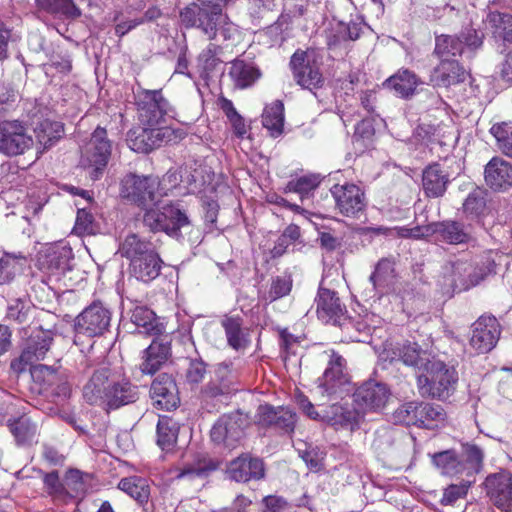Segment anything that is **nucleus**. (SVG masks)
Instances as JSON below:
<instances>
[{"label":"nucleus","mask_w":512,"mask_h":512,"mask_svg":"<svg viewBox=\"0 0 512 512\" xmlns=\"http://www.w3.org/2000/svg\"><path fill=\"white\" fill-rule=\"evenodd\" d=\"M230 1L209 0L191 3L181 10V21L187 28L199 29L209 40L216 39L220 34L223 40L234 41L240 36L239 28L222 12Z\"/></svg>","instance_id":"1"},{"label":"nucleus","mask_w":512,"mask_h":512,"mask_svg":"<svg viewBox=\"0 0 512 512\" xmlns=\"http://www.w3.org/2000/svg\"><path fill=\"white\" fill-rule=\"evenodd\" d=\"M319 359L326 364L322 376L317 379L319 392L327 397H342L348 392L350 386L346 360L333 349L320 353Z\"/></svg>","instance_id":"2"},{"label":"nucleus","mask_w":512,"mask_h":512,"mask_svg":"<svg viewBox=\"0 0 512 512\" xmlns=\"http://www.w3.org/2000/svg\"><path fill=\"white\" fill-rule=\"evenodd\" d=\"M423 371L426 373L417 378V387L421 396L444 399L454 390L458 380L454 368L433 358Z\"/></svg>","instance_id":"3"},{"label":"nucleus","mask_w":512,"mask_h":512,"mask_svg":"<svg viewBox=\"0 0 512 512\" xmlns=\"http://www.w3.org/2000/svg\"><path fill=\"white\" fill-rule=\"evenodd\" d=\"M136 104L139 121L143 126L162 125L168 118H174L175 111L161 90L138 91Z\"/></svg>","instance_id":"4"},{"label":"nucleus","mask_w":512,"mask_h":512,"mask_svg":"<svg viewBox=\"0 0 512 512\" xmlns=\"http://www.w3.org/2000/svg\"><path fill=\"white\" fill-rule=\"evenodd\" d=\"M111 155V143L104 128L97 127L85 147L80 164L89 171L90 178L97 180L107 166Z\"/></svg>","instance_id":"5"},{"label":"nucleus","mask_w":512,"mask_h":512,"mask_svg":"<svg viewBox=\"0 0 512 512\" xmlns=\"http://www.w3.org/2000/svg\"><path fill=\"white\" fill-rule=\"evenodd\" d=\"M143 222L151 231H162L175 238L180 236L182 228L189 226L187 215L174 205H164L161 209H148L144 214Z\"/></svg>","instance_id":"6"},{"label":"nucleus","mask_w":512,"mask_h":512,"mask_svg":"<svg viewBox=\"0 0 512 512\" xmlns=\"http://www.w3.org/2000/svg\"><path fill=\"white\" fill-rule=\"evenodd\" d=\"M184 136L182 129H174L170 126H143L137 135L134 137L130 135L128 141L132 150L148 153L164 144L176 143Z\"/></svg>","instance_id":"7"},{"label":"nucleus","mask_w":512,"mask_h":512,"mask_svg":"<svg viewBox=\"0 0 512 512\" xmlns=\"http://www.w3.org/2000/svg\"><path fill=\"white\" fill-rule=\"evenodd\" d=\"M160 193V181L156 176H138L129 174L121 182V196L140 207L155 202Z\"/></svg>","instance_id":"8"},{"label":"nucleus","mask_w":512,"mask_h":512,"mask_svg":"<svg viewBox=\"0 0 512 512\" xmlns=\"http://www.w3.org/2000/svg\"><path fill=\"white\" fill-rule=\"evenodd\" d=\"M33 146V137L24 123L18 120L0 122V153L10 157L18 156L26 153Z\"/></svg>","instance_id":"9"},{"label":"nucleus","mask_w":512,"mask_h":512,"mask_svg":"<svg viewBox=\"0 0 512 512\" xmlns=\"http://www.w3.org/2000/svg\"><path fill=\"white\" fill-rule=\"evenodd\" d=\"M73 259L72 249L67 245L55 244L41 251L37 258L39 269L46 273L50 280L58 281L67 271L71 270Z\"/></svg>","instance_id":"10"},{"label":"nucleus","mask_w":512,"mask_h":512,"mask_svg":"<svg viewBox=\"0 0 512 512\" xmlns=\"http://www.w3.org/2000/svg\"><path fill=\"white\" fill-rule=\"evenodd\" d=\"M111 313L100 302L86 307L76 318V331L88 337L103 335L110 326Z\"/></svg>","instance_id":"11"},{"label":"nucleus","mask_w":512,"mask_h":512,"mask_svg":"<svg viewBox=\"0 0 512 512\" xmlns=\"http://www.w3.org/2000/svg\"><path fill=\"white\" fill-rule=\"evenodd\" d=\"M245 423L246 419L238 412L221 416L211 429L212 441L235 448L244 434Z\"/></svg>","instance_id":"12"},{"label":"nucleus","mask_w":512,"mask_h":512,"mask_svg":"<svg viewBox=\"0 0 512 512\" xmlns=\"http://www.w3.org/2000/svg\"><path fill=\"white\" fill-rule=\"evenodd\" d=\"M297 422L296 413L289 407L260 405L256 413V423L265 428H274L283 433L294 432Z\"/></svg>","instance_id":"13"},{"label":"nucleus","mask_w":512,"mask_h":512,"mask_svg":"<svg viewBox=\"0 0 512 512\" xmlns=\"http://www.w3.org/2000/svg\"><path fill=\"white\" fill-rule=\"evenodd\" d=\"M390 390L380 382L367 381L354 393V404L360 409L362 415L366 412H376L385 407L390 398Z\"/></svg>","instance_id":"14"},{"label":"nucleus","mask_w":512,"mask_h":512,"mask_svg":"<svg viewBox=\"0 0 512 512\" xmlns=\"http://www.w3.org/2000/svg\"><path fill=\"white\" fill-rule=\"evenodd\" d=\"M331 193L335 200L336 208L347 217L356 216L366 206L365 194L355 184H336L331 188Z\"/></svg>","instance_id":"15"},{"label":"nucleus","mask_w":512,"mask_h":512,"mask_svg":"<svg viewBox=\"0 0 512 512\" xmlns=\"http://www.w3.org/2000/svg\"><path fill=\"white\" fill-rule=\"evenodd\" d=\"M109 377L110 370L108 368L95 369L82 388L83 399L90 405L106 409L108 395L112 388Z\"/></svg>","instance_id":"16"},{"label":"nucleus","mask_w":512,"mask_h":512,"mask_svg":"<svg viewBox=\"0 0 512 512\" xmlns=\"http://www.w3.org/2000/svg\"><path fill=\"white\" fill-rule=\"evenodd\" d=\"M290 67L296 83L301 87L313 90L322 85V74L319 68L311 63L307 52L297 50L291 57Z\"/></svg>","instance_id":"17"},{"label":"nucleus","mask_w":512,"mask_h":512,"mask_svg":"<svg viewBox=\"0 0 512 512\" xmlns=\"http://www.w3.org/2000/svg\"><path fill=\"white\" fill-rule=\"evenodd\" d=\"M499 335L497 319L493 316H482L472 325L470 345L478 353L489 352L496 345Z\"/></svg>","instance_id":"18"},{"label":"nucleus","mask_w":512,"mask_h":512,"mask_svg":"<svg viewBox=\"0 0 512 512\" xmlns=\"http://www.w3.org/2000/svg\"><path fill=\"white\" fill-rule=\"evenodd\" d=\"M226 473L231 480L246 483L264 478L265 467L260 458L252 457L250 454H242L229 463Z\"/></svg>","instance_id":"19"},{"label":"nucleus","mask_w":512,"mask_h":512,"mask_svg":"<svg viewBox=\"0 0 512 512\" xmlns=\"http://www.w3.org/2000/svg\"><path fill=\"white\" fill-rule=\"evenodd\" d=\"M485 485L493 503L505 512L510 511L512 508V474L503 471L488 476Z\"/></svg>","instance_id":"20"},{"label":"nucleus","mask_w":512,"mask_h":512,"mask_svg":"<svg viewBox=\"0 0 512 512\" xmlns=\"http://www.w3.org/2000/svg\"><path fill=\"white\" fill-rule=\"evenodd\" d=\"M484 180L494 191H506L512 187V163L500 156H494L485 165Z\"/></svg>","instance_id":"21"},{"label":"nucleus","mask_w":512,"mask_h":512,"mask_svg":"<svg viewBox=\"0 0 512 512\" xmlns=\"http://www.w3.org/2000/svg\"><path fill=\"white\" fill-rule=\"evenodd\" d=\"M467 72L455 59H442L434 67L430 75V83L434 87L448 88L465 81Z\"/></svg>","instance_id":"22"},{"label":"nucleus","mask_w":512,"mask_h":512,"mask_svg":"<svg viewBox=\"0 0 512 512\" xmlns=\"http://www.w3.org/2000/svg\"><path fill=\"white\" fill-rule=\"evenodd\" d=\"M317 303V315L319 319L334 325L341 324L346 309L334 291L326 288H319Z\"/></svg>","instance_id":"23"},{"label":"nucleus","mask_w":512,"mask_h":512,"mask_svg":"<svg viewBox=\"0 0 512 512\" xmlns=\"http://www.w3.org/2000/svg\"><path fill=\"white\" fill-rule=\"evenodd\" d=\"M391 351V362L401 361L403 364L417 370H424L433 359L431 355L427 351L422 350L417 343L404 342L397 344Z\"/></svg>","instance_id":"24"},{"label":"nucleus","mask_w":512,"mask_h":512,"mask_svg":"<svg viewBox=\"0 0 512 512\" xmlns=\"http://www.w3.org/2000/svg\"><path fill=\"white\" fill-rule=\"evenodd\" d=\"M150 393L156 404L170 410L176 408L179 402L177 386L172 376L163 373L152 382Z\"/></svg>","instance_id":"25"},{"label":"nucleus","mask_w":512,"mask_h":512,"mask_svg":"<svg viewBox=\"0 0 512 512\" xmlns=\"http://www.w3.org/2000/svg\"><path fill=\"white\" fill-rule=\"evenodd\" d=\"M170 354L171 347L167 336L154 339L145 350L141 371L145 374H154L168 360Z\"/></svg>","instance_id":"26"},{"label":"nucleus","mask_w":512,"mask_h":512,"mask_svg":"<svg viewBox=\"0 0 512 512\" xmlns=\"http://www.w3.org/2000/svg\"><path fill=\"white\" fill-rule=\"evenodd\" d=\"M162 264V259L158 252L154 250L146 256L136 259L133 263H130L129 271L135 279L148 283L160 275Z\"/></svg>","instance_id":"27"},{"label":"nucleus","mask_w":512,"mask_h":512,"mask_svg":"<svg viewBox=\"0 0 512 512\" xmlns=\"http://www.w3.org/2000/svg\"><path fill=\"white\" fill-rule=\"evenodd\" d=\"M422 83L421 79L413 71L403 68L386 79L383 82V86L393 90L402 98H409L414 95L417 87Z\"/></svg>","instance_id":"28"},{"label":"nucleus","mask_w":512,"mask_h":512,"mask_svg":"<svg viewBox=\"0 0 512 512\" xmlns=\"http://www.w3.org/2000/svg\"><path fill=\"white\" fill-rule=\"evenodd\" d=\"M448 183L449 174L439 163H433L424 169L422 184L427 196H442L447 189Z\"/></svg>","instance_id":"29"},{"label":"nucleus","mask_w":512,"mask_h":512,"mask_svg":"<svg viewBox=\"0 0 512 512\" xmlns=\"http://www.w3.org/2000/svg\"><path fill=\"white\" fill-rule=\"evenodd\" d=\"M363 418L360 409L355 405L354 408L342 404H333L328 407L322 419L332 426L350 427L353 429Z\"/></svg>","instance_id":"30"},{"label":"nucleus","mask_w":512,"mask_h":512,"mask_svg":"<svg viewBox=\"0 0 512 512\" xmlns=\"http://www.w3.org/2000/svg\"><path fill=\"white\" fill-rule=\"evenodd\" d=\"M453 275V266L444 265L437 279V286L443 296L451 297L455 292L468 290L483 280V274H481L477 278H460V281L456 282V278Z\"/></svg>","instance_id":"31"},{"label":"nucleus","mask_w":512,"mask_h":512,"mask_svg":"<svg viewBox=\"0 0 512 512\" xmlns=\"http://www.w3.org/2000/svg\"><path fill=\"white\" fill-rule=\"evenodd\" d=\"M228 345L234 350L245 349L249 344V333L243 327V319L240 316H224L221 320Z\"/></svg>","instance_id":"32"},{"label":"nucleus","mask_w":512,"mask_h":512,"mask_svg":"<svg viewBox=\"0 0 512 512\" xmlns=\"http://www.w3.org/2000/svg\"><path fill=\"white\" fill-rule=\"evenodd\" d=\"M139 398L138 387L128 381H121L112 384L108 395L105 410L117 409L121 406L134 403Z\"/></svg>","instance_id":"33"},{"label":"nucleus","mask_w":512,"mask_h":512,"mask_svg":"<svg viewBox=\"0 0 512 512\" xmlns=\"http://www.w3.org/2000/svg\"><path fill=\"white\" fill-rule=\"evenodd\" d=\"M155 250L154 245L135 233L127 235L121 242L118 253L121 257L127 258L130 263L134 260L146 256Z\"/></svg>","instance_id":"34"},{"label":"nucleus","mask_w":512,"mask_h":512,"mask_svg":"<svg viewBox=\"0 0 512 512\" xmlns=\"http://www.w3.org/2000/svg\"><path fill=\"white\" fill-rule=\"evenodd\" d=\"M130 320L140 334H159L162 325L158 322L155 313L146 306H135L131 311Z\"/></svg>","instance_id":"35"},{"label":"nucleus","mask_w":512,"mask_h":512,"mask_svg":"<svg viewBox=\"0 0 512 512\" xmlns=\"http://www.w3.org/2000/svg\"><path fill=\"white\" fill-rule=\"evenodd\" d=\"M64 132L63 125L57 121L43 120L34 128L39 152L43 153L48 147L52 146L62 137Z\"/></svg>","instance_id":"36"},{"label":"nucleus","mask_w":512,"mask_h":512,"mask_svg":"<svg viewBox=\"0 0 512 512\" xmlns=\"http://www.w3.org/2000/svg\"><path fill=\"white\" fill-rule=\"evenodd\" d=\"M229 75L236 87L244 89L253 85L261 76L260 70L243 60L232 62Z\"/></svg>","instance_id":"37"},{"label":"nucleus","mask_w":512,"mask_h":512,"mask_svg":"<svg viewBox=\"0 0 512 512\" xmlns=\"http://www.w3.org/2000/svg\"><path fill=\"white\" fill-rule=\"evenodd\" d=\"M262 124L272 137H278L283 132L284 105L282 101L275 100L267 105L262 113Z\"/></svg>","instance_id":"38"},{"label":"nucleus","mask_w":512,"mask_h":512,"mask_svg":"<svg viewBox=\"0 0 512 512\" xmlns=\"http://www.w3.org/2000/svg\"><path fill=\"white\" fill-rule=\"evenodd\" d=\"M394 277V262L391 259L383 258L376 264L369 280L376 292L384 293L392 284Z\"/></svg>","instance_id":"39"},{"label":"nucleus","mask_w":512,"mask_h":512,"mask_svg":"<svg viewBox=\"0 0 512 512\" xmlns=\"http://www.w3.org/2000/svg\"><path fill=\"white\" fill-rule=\"evenodd\" d=\"M7 423L19 444L28 443L36 436L37 426L26 413L9 418Z\"/></svg>","instance_id":"40"},{"label":"nucleus","mask_w":512,"mask_h":512,"mask_svg":"<svg viewBox=\"0 0 512 512\" xmlns=\"http://www.w3.org/2000/svg\"><path fill=\"white\" fill-rule=\"evenodd\" d=\"M53 340V333L41 328L36 329L30 335L24 351H29L31 358L37 362L44 359Z\"/></svg>","instance_id":"41"},{"label":"nucleus","mask_w":512,"mask_h":512,"mask_svg":"<svg viewBox=\"0 0 512 512\" xmlns=\"http://www.w3.org/2000/svg\"><path fill=\"white\" fill-rule=\"evenodd\" d=\"M179 427L172 418L160 417L157 423V444L162 450L169 451L176 444Z\"/></svg>","instance_id":"42"},{"label":"nucleus","mask_w":512,"mask_h":512,"mask_svg":"<svg viewBox=\"0 0 512 512\" xmlns=\"http://www.w3.org/2000/svg\"><path fill=\"white\" fill-rule=\"evenodd\" d=\"M118 488L135 499L140 504L146 503L150 496V487L146 479L132 476L123 478L118 483Z\"/></svg>","instance_id":"43"},{"label":"nucleus","mask_w":512,"mask_h":512,"mask_svg":"<svg viewBox=\"0 0 512 512\" xmlns=\"http://www.w3.org/2000/svg\"><path fill=\"white\" fill-rule=\"evenodd\" d=\"M433 462L441 474L456 476L465 470V464L458 459L456 453L451 450L439 452L433 456Z\"/></svg>","instance_id":"44"},{"label":"nucleus","mask_w":512,"mask_h":512,"mask_svg":"<svg viewBox=\"0 0 512 512\" xmlns=\"http://www.w3.org/2000/svg\"><path fill=\"white\" fill-rule=\"evenodd\" d=\"M417 426L433 429L445 420V412L440 405L420 403Z\"/></svg>","instance_id":"45"},{"label":"nucleus","mask_w":512,"mask_h":512,"mask_svg":"<svg viewBox=\"0 0 512 512\" xmlns=\"http://www.w3.org/2000/svg\"><path fill=\"white\" fill-rule=\"evenodd\" d=\"M37 5L40 9L51 14L70 18L81 16V10L76 6L74 0H37Z\"/></svg>","instance_id":"46"},{"label":"nucleus","mask_w":512,"mask_h":512,"mask_svg":"<svg viewBox=\"0 0 512 512\" xmlns=\"http://www.w3.org/2000/svg\"><path fill=\"white\" fill-rule=\"evenodd\" d=\"M436 233L449 244H461L470 239V234L459 223L450 221L438 225Z\"/></svg>","instance_id":"47"},{"label":"nucleus","mask_w":512,"mask_h":512,"mask_svg":"<svg viewBox=\"0 0 512 512\" xmlns=\"http://www.w3.org/2000/svg\"><path fill=\"white\" fill-rule=\"evenodd\" d=\"M434 52L442 59H450L463 52V42L459 37L440 35L436 37Z\"/></svg>","instance_id":"48"},{"label":"nucleus","mask_w":512,"mask_h":512,"mask_svg":"<svg viewBox=\"0 0 512 512\" xmlns=\"http://www.w3.org/2000/svg\"><path fill=\"white\" fill-rule=\"evenodd\" d=\"M498 149L512 158V125L507 122L496 123L490 128Z\"/></svg>","instance_id":"49"},{"label":"nucleus","mask_w":512,"mask_h":512,"mask_svg":"<svg viewBox=\"0 0 512 512\" xmlns=\"http://www.w3.org/2000/svg\"><path fill=\"white\" fill-rule=\"evenodd\" d=\"M319 183L318 176L306 175L288 182L285 191L299 194L300 200L304 202L305 199L310 197V193L318 187Z\"/></svg>","instance_id":"50"},{"label":"nucleus","mask_w":512,"mask_h":512,"mask_svg":"<svg viewBox=\"0 0 512 512\" xmlns=\"http://www.w3.org/2000/svg\"><path fill=\"white\" fill-rule=\"evenodd\" d=\"M371 231L377 235H386L391 237L413 238L420 239L429 233V228L422 226H415L413 228L407 227H377L372 228Z\"/></svg>","instance_id":"51"},{"label":"nucleus","mask_w":512,"mask_h":512,"mask_svg":"<svg viewBox=\"0 0 512 512\" xmlns=\"http://www.w3.org/2000/svg\"><path fill=\"white\" fill-rule=\"evenodd\" d=\"M30 374L35 383L41 386V389L47 390L53 388L59 381L57 372L46 365L39 364L30 368Z\"/></svg>","instance_id":"52"},{"label":"nucleus","mask_w":512,"mask_h":512,"mask_svg":"<svg viewBox=\"0 0 512 512\" xmlns=\"http://www.w3.org/2000/svg\"><path fill=\"white\" fill-rule=\"evenodd\" d=\"M218 468L217 464L212 460L201 459L198 460L194 464H188L183 467L179 474L177 475L178 479L183 478H195V477H204L208 475L210 472L215 471Z\"/></svg>","instance_id":"53"},{"label":"nucleus","mask_w":512,"mask_h":512,"mask_svg":"<svg viewBox=\"0 0 512 512\" xmlns=\"http://www.w3.org/2000/svg\"><path fill=\"white\" fill-rule=\"evenodd\" d=\"M292 283L293 280L290 275L284 274L274 277L267 294V300L273 302L287 296L291 292Z\"/></svg>","instance_id":"54"},{"label":"nucleus","mask_w":512,"mask_h":512,"mask_svg":"<svg viewBox=\"0 0 512 512\" xmlns=\"http://www.w3.org/2000/svg\"><path fill=\"white\" fill-rule=\"evenodd\" d=\"M214 177V174L211 175L209 170L206 167H200L195 169L188 176V183L192 186L191 190L193 192L196 191H213L215 189L214 186H211V180Z\"/></svg>","instance_id":"55"},{"label":"nucleus","mask_w":512,"mask_h":512,"mask_svg":"<svg viewBox=\"0 0 512 512\" xmlns=\"http://www.w3.org/2000/svg\"><path fill=\"white\" fill-rule=\"evenodd\" d=\"M449 266H453L454 277L456 278V282L460 281V278H477L483 274V278L490 273L492 270L490 268L483 269L474 267L471 263L466 261H456L453 263H448Z\"/></svg>","instance_id":"56"},{"label":"nucleus","mask_w":512,"mask_h":512,"mask_svg":"<svg viewBox=\"0 0 512 512\" xmlns=\"http://www.w3.org/2000/svg\"><path fill=\"white\" fill-rule=\"evenodd\" d=\"M471 486L470 481H461L458 484H451L443 491L440 503L444 506L454 505L458 500L464 499Z\"/></svg>","instance_id":"57"},{"label":"nucleus","mask_w":512,"mask_h":512,"mask_svg":"<svg viewBox=\"0 0 512 512\" xmlns=\"http://www.w3.org/2000/svg\"><path fill=\"white\" fill-rule=\"evenodd\" d=\"M419 403L408 402L401 405L393 413V419L396 423L403 425H417Z\"/></svg>","instance_id":"58"},{"label":"nucleus","mask_w":512,"mask_h":512,"mask_svg":"<svg viewBox=\"0 0 512 512\" xmlns=\"http://www.w3.org/2000/svg\"><path fill=\"white\" fill-rule=\"evenodd\" d=\"M219 46L210 43L198 56V65L205 72L213 71L220 63L218 58Z\"/></svg>","instance_id":"59"},{"label":"nucleus","mask_w":512,"mask_h":512,"mask_svg":"<svg viewBox=\"0 0 512 512\" xmlns=\"http://www.w3.org/2000/svg\"><path fill=\"white\" fill-rule=\"evenodd\" d=\"M485 207L486 202L483 193L479 190H475L467 196L463 204V211L467 216L473 218L480 216L485 210Z\"/></svg>","instance_id":"60"},{"label":"nucleus","mask_w":512,"mask_h":512,"mask_svg":"<svg viewBox=\"0 0 512 512\" xmlns=\"http://www.w3.org/2000/svg\"><path fill=\"white\" fill-rule=\"evenodd\" d=\"M29 303L21 298L12 299L7 306V318L17 323H23L27 319Z\"/></svg>","instance_id":"61"},{"label":"nucleus","mask_w":512,"mask_h":512,"mask_svg":"<svg viewBox=\"0 0 512 512\" xmlns=\"http://www.w3.org/2000/svg\"><path fill=\"white\" fill-rule=\"evenodd\" d=\"M490 22L496 25L495 33L506 41H512V17L507 14L493 13Z\"/></svg>","instance_id":"62"},{"label":"nucleus","mask_w":512,"mask_h":512,"mask_svg":"<svg viewBox=\"0 0 512 512\" xmlns=\"http://www.w3.org/2000/svg\"><path fill=\"white\" fill-rule=\"evenodd\" d=\"M18 270V262L15 258L6 255L0 259V285L10 283Z\"/></svg>","instance_id":"63"},{"label":"nucleus","mask_w":512,"mask_h":512,"mask_svg":"<svg viewBox=\"0 0 512 512\" xmlns=\"http://www.w3.org/2000/svg\"><path fill=\"white\" fill-rule=\"evenodd\" d=\"M206 375V365L202 360H191L186 371V380L190 385H198Z\"/></svg>","instance_id":"64"}]
</instances>
